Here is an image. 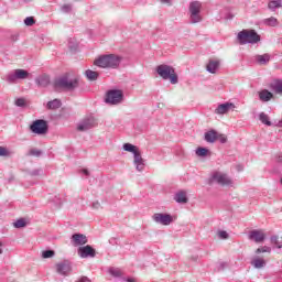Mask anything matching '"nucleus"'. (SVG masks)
Segmentation results:
<instances>
[{"label": "nucleus", "instance_id": "obj_42", "mask_svg": "<svg viewBox=\"0 0 282 282\" xmlns=\"http://www.w3.org/2000/svg\"><path fill=\"white\" fill-rule=\"evenodd\" d=\"M17 107H25V100L23 98H19L15 100Z\"/></svg>", "mask_w": 282, "mask_h": 282}, {"label": "nucleus", "instance_id": "obj_31", "mask_svg": "<svg viewBox=\"0 0 282 282\" xmlns=\"http://www.w3.org/2000/svg\"><path fill=\"white\" fill-rule=\"evenodd\" d=\"M14 228H25L28 226V223L24 218L18 219L15 223H13Z\"/></svg>", "mask_w": 282, "mask_h": 282}, {"label": "nucleus", "instance_id": "obj_36", "mask_svg": "<svg viewBox=\"0 0 282 282\" xmlns=\"http://www.w3.org/2000/svg\"><path fill=\"white\" fill-rule=\"evenodd\" d=\"M34 23H36V20H34L33 17H28L24 20V24L28 25L29 28H32V25H34Z\"/></svg>", "mask_w": 282, "mask_h": 282}, {"label": "nucleus", "instance_id": "obj_12", "mask_svg": "<svg viewBox=\"0 0 282 282\" xmlns=\"http://www.w3.org/2000/svg\"><path fill=\"white\" fill-rule=\"evenodd\" d=\"M249 239L256 243H263L265 241V231L262 229H253L249 232Z\"/></svg>", "mask_w": 282, "mask_h": 282}, {"label": "nucleus", "instance_id": "obj_18", "mask_svg": "<svg viewBox=\"0 0 282 282\" xmlns=\"http://www.w3.org/2000/svg\"><path fill=\"white\" fill-rule=\"evenodd\" d=\"M73 246H85L87 243V236L83 234H74L72 236Z\"/></svg>", "mask_w": 282, "mask_h": 282}, {"label": "nucleus", "instance_id": "obj_47", "mask_svg": "<svg viewBox=\"0 0 282 282\" xmlns=\"http://www.w3.org/2000/svg\"><path fill=\"white\" fill-rule=\"evenodd\" d=\"M79 282H91V280H89V278L87 276H83Z\"/></svg>", "mask_w": 282, "mask_h": 282}, {"label": "nucleus", "instance_id": "obj_15", "mask_svg": "<svg viewBox=\"0 0 282 282\" xmlns=\"http://www.w3.org/2000/svg\"><path fill=\"white\" fill-rule=\"evenodd\" d=\"M78 254L82 259H87L88 257L94 258L96 257V250L91 246L87 245L78 249Z\"/></svg>", "mask_w": 282, "mask_h": 282}, {"label": "nucleus", "instance_id": "obj_37", "mask_svg": "<svg viewBox=\"0 0 282 282\" xmlns=\"http://www.w3.org/2000/svg\"><path fill=\"white\" fill-rule=\"evenodd\" d=\"M216 140H218L220 144H226V142H228V138L226 137V134H220L219 132Z\"/></svg>", "mask_w": 282, "mask_h": 282}, {"label": "nucleus", "instance_id": "obj_6", "mask_svg": "<svg viewBox=\"0 0 282 282\" xmlns=\"http://www.w3.org/2000/svg\"><path fill=\"white\" fill-rule=\"evenodd\" d=\"M30 73L25 69L18 68L13 70L12 73H9L7 75V83H10V85H14L18 80H25V78H29Z\"/></svg>", "mask_w": 282, "mask_h": 282}, {"label": "nucleus", "instance_id": "obj_52", "mask_svg": "<svg viewBox=\"0 0 282 282\" xmlns=\"http://www.w3.org/2000/svg\"><path fill=\"white\" fill-rule=\"evenodd\" d=\"M276 127H282V119L278 122Z\"/></svg>", "mask_w": 282, "mask_h": 282}, {"label": "nucleus", "instance_id": "obj_27", "mask_svg": "<svg viewBox=\"0 0 282 282\" xmlns=\"http://www.w3.org/2000/svg\"><path fill=\"white\" fill-rule=\"evenodd\" d=\"M123 149L126 151H128V153H133V155H135V153H140V148H138L131 143H124Z\"/></svg>", "mask_w": 282, "mask_h": 282}, {"label": "nucleus", "instance_id": "obj_38", "mask_svg": "<svg viewBox=\"0 0 282 282\" xmlns=\"http://www.w3.org/2000/svg\"><path fill=\"white\" fill-rule=\"evenodd\" d=\"M109 272L112 276H122V271L120 269L111 268Z\"/></svg>", "mask_w": 282, "mask_h": 282}, {"label": "nucleus", "instance_id": "obj_25", "mask_svg": "<svg viewBox=\"0 0 282 282\" xmlns=\"http://www.w3.org/2000/svg\"><path fill=\"white\" fill-rule=\"evenodd\" d=\"M219 132L215 131V130H209L205 133V140L206 142H217V135Z\"/></svg>", "mask_w": 282, "mask_h": 282}, {"label": "nucleus", "instance_id": "obj_9", "mask_svg": "<svg viewBox=\"0 0 282 282\" xmlns=\"http://www.w3.org/2000/svg\"><path fill=\"white\" fill-rule=\"evenodd\" d=\"M94 127H98V121L94 117H88L77 124V131H89V129H94Z\"/></svg>", "mask_w": 282, "mask_h": 282}, {"label": "nucleus", "instance_id": "obj_19", "mask_svg": "<svg viewBox=\"0 0 282 282\" xmlns=\"http://www.w3.org/2000/svg\"><path fill=\"white\" fill-rule=\"evenodd\" d=\"M258 96H259V100L261 102H270V100H272V98H274V94H272L268 89H262V90L258 91Z\"/></svg>", "mask_w": 282, "mask_h": 282}, {"label": "nucleus", "instance_id": "obj_17", "mask_svg": "<svg viewBox=\"0 0 282 282\" xmlns=\"http://www.w3.org/2000/svg\"><path fill=\"white\" fill-rule=\"evenodd\" d=\"M234 107L235 105L230 102L220 104L215 109V113H217L218 116H224L225 113H228V111H230V109H232Z\"/></svg>", "mask_w": 282, "mask_h": 282}, {"label": "nucleus", "instance_id": "obj_24", "mask_svg": "<svg viewBox=\"0 0 282 282\" xmlns=\"http://www.w3.org/2000/svg\"><path fill=\"white\" fill-rule=\"evenodd\" d=\"M35 83L39 87H47L50 85V76L42 75L35 79Z\"/></svg>", "mask_w": 282, "mask_h": 282}, {"label": "nucleus", "instance_id": "obj_22", "mask_svg": "<svg viewBox=\"0 0 282 282\" xmlns=\"http://www.w3.org/2000/svg\"><path fill=\"white\" fill-rule=\"evenodd\" d=\"M174 199L177 202V204H188V197L184 191L176 193Z\"/></svg>", "mask_w": 282, "mask_h": 282}, {"label": "nucleus", "instance_id": "obj_10", "mask_svg": "<svg viewBox=\"0 0 282 282\" xmlns=\"http://www.w3.org/2000/svg\"><path fill=\"white\" fill-rule=\"evenodd\" d=\"M122 90H110L107 94L106 102L109 105H119V102H122Z\"/></svg>", "mask_w": 282, "mask_h": 282}, {"label": "nucleus", "instance_id": "obj_50", "mask_svg": "<svg viewBox=\"0 0 282 282\" xmlns=\"http://www.w3.org/2000/svg\"><path fill=\"white\" fill-rule=\"evenodd\" d=\"M173 0H161V3H171Z\"/></svg>", "mask_w": 282, "mask_h": 282}, {"label": "nucleus", "instance_id": "obj_26", "mask_svg": "<svg viewBox=\"0 0 282 282\" xmlns=\"http://www.w3.org/2000/svg\"><path fill=\"white\" fill-rule=\"evenodd\" d=\"M62 105L63 104L61 102V99H54L46 104V108L50 110H56V109H61Z\"/></svg>", "mask_w": 282, "mask_h": 282}, {"label": "nucleus", "instance_id": "obj_35", "mask_svg": "<svg viewBox=\"0 0 282 282\" xmlns=\"http://www.w3.org/2000/svg\"><path fill=\"white\" fill-rule=\"evenodd\" d=\"M54 254H55L54 250H45L42 252L43 259H52Z\"/></svg>", "mask_w": 282, "mask_h": 282}, {"label": "nucleus", "instance_id": "obj_1", "mask_svg": "<svg viewBox=\"0 0 282 282\" xmlns=\"http://www.w3.org/2000/svg\"><path fill=\"white\" fill-rule=\"evenodd\" d=\"M79 85L78 77H70L69 75H64L54 80L53 87L55 91H74Z\"/></svg>", "mask_w": 282, "mask_h": 282}, {"label": "nucleus", "instance_id": "obj_4", "mask_svg": "<svg viewBox=\"0 0 282 282\" xmlns=\"http://www.w3.org/2000/svg\"><path fill=\"white\" fill-rule=\"evenodd\" d=\"M238 41L240 45H246L248 43L254 45V43L261 41V35H258L254 30H242L238 33Z\"/></svg>", "mask_w": 282, "mask_h": 282}, {"label": "nucleus", "instance_id": "obj_23", "mask_svg": "<svg viewBox=\"0 0 282 282\" xmlns=\"http://www.w3.org/2000/svg\"><path fill=\"white\" fill-rule=\"evenodd\" d=\"M251 265L257 270H260L261 268H265V260L263 258L254 257L251 260Z\"/></svg>", "mask_w": 282, "mask_h": 282}, {"label": "nucleus", "instance_id": "obj_48", "mask_svg": "<svg viewBox=\"0 0 282 282\" xmlns=\"http://www.w3.org/2000/svg\"><path fill=\"white\" fill-rule=\"evenodd\" d=\"M261 252H263V248L261 247V248H258L257 250H256V254H261Z\"/></svg>", "mask_w": 282, "mask_h": 282}, {"label": "nucleus", "instance_id": "obj_44", "mask_svg": "<svg viewBox=\"0 0 282 282\" xmlns=\"http://www.w3.org/2000/svg\"><path fill=\"white\" fill-rule=\"evenodd\" d=\"M262 252H272V248L264 246L262 247Z\"/></svg>", "mask_w": 282, "mask_h": 282}, {"label": "nucleus", "instance_id": "obj_54", "mask_svg": "<svg viewBox=\"0 0 282 282\" xmlns=\"http://www.w3.org/2000/svg\"><path fill=\"white\" fill-rule=\"evenodd\" d=\"M281 161H282V159H281V156H279L278 162H281Z\"/></svg>", "mask_w": 282, "mask_h": 282}, {"label": "nucleus", "instance_id": "obj_30", "mask_svg": "<svg viewBox=\"0 0 282 282\" xmlns=\"http://www.w3.org/2000/svg\"><path fill=\"white\" fill-rule=\"evenodd\" d=\"M86 77L88 80H97L98 79V72H94L91 69L86 70Z\"/></svg>", "mask_w": 282, "mask_h": 282}, {"label": "nucleus", "instance_id": "obj_14", "mask_svg": "<svg viewBox=\"0 0 282 282\" xmlns=\"http://www.w3.org/2000/svg\"><path fill=\"white\" fill-rule=\"evenodd\" d=\"M144 159L142 158V152H135V154L133 155V164L137 169V171H139V173H142V171H144L147 163H144Z\"/></svg>", "mask_w": 282, "mask_h": 282}, {"label": "nucleus", "instance_id": "obj_39", "mask_svg": "<svg viewBox=\"0 0 282 282\" xmlns=\"http://www.w3.org/2000/svg\"><path fill=\"white\" fill-rule=\"evenodd\" d=\"M29 155H34L35 158H41V150L31 149V150L29 151Z\"/></svg>", "mask_w": 282, "mask_h": 282}, {"label": "nucleus", "instance_id": "obj_8", "mask_svg": "<svg viewBox=\"0 0 282 282\" xmlns=\"http://www.w3.org/2000/svg\"><path fill=\"white\" fill-rule=\"evenodd\" d=\"M209 182L210 184L216 182L217 184H220V186H232V180L229 178L228 174L223 172H214Z\"/></svg>", "mask_w": 282, "mask_h": 282}, {"label": "nucleus", "instance_id": "obj_16", "mask_svg": "<svg viewBox=\"0 0 282 282\" xmlns=\"http://www.w3.org/2000/svg\"><path fill=\"white\" fill-rule=\"evenodd\" d=\"M269 88L271 91L275 93L278 96H282V79L281 78H274L269 84Z\"/></svg>", "mask_w": 282, "mask_h": 282}, {"label": "nucleus", "instance_id": "obj_46", "mask_svg": "<svg viewBox=\"0 0 282 282\" xmlns=\"http://www.w3.org/2000/svg\"><path fill=\"white\" fill-rule=\"evenodd\" d=\"M93 208H95L96 210H98V208H100V203H99V202L93 203Z\"/></svg>", "mask_w": 282, "mask_h": 282}, {"label": "nucleus", "instance_id": "obj_29", "mask_svg": "<svg viewBox=\"0 0 282 282\" xmlns=\"http://www.w3.org/2000/svg\"><path fill=\"white\" fill-rule=\"evenodd\" d=\"M260 121L262 124H267V127H272V121H270V117L265 112L260 113Z\"/></svg>", "mask_w": 282, "mask_h": 282}, {"label": "nucleus", "instance_id": "obj_34", "mask_svg": "<svg viewBox=\"0 0 282 282\" xmlns=\"http://www.w3.org/2000/svg\"><path fill=\"white\" fill-rule=\"evenodd\" d=\"M264 23H265V25L275 28V25H278L279 21L276 20V18H269V19L264 20Z\"/></svg>", "mask_w": 282, "mask_h": 282}, {"label": "nucleus", "instance_id": "obj_3", "mask_svg": "<svg viewBox=\"0 0 282 282\" xmlns=\"http://www.w3.org/2000/svg\"><path fill=\"white\" fill-rule=\"evenodd\" d=\"M156 73L163 80H170L172 85H177V74H175V68L169 65H159L156 67Z\"/></svg>", "mask_w": 282, "mask_h": 282}, {"label": "nucleus", "instance_id": "obj_33", "mask_svg": "<svg viewBox=\"0 0 282 282\" xmlns=\"http://www.w3.org/2000/svg\"><path fill=\"white\" fill-rule=\"evenodd\" d=\"M271 243H274L276 248H282V238H279V236H272Z\"/></svg>", "mask_w": 282, "mask_h": 282}, {"label": "nucleus", "instance_id": "obj_51", "mask_svg": "<svg viewBox=\"0 0 282 282\" xmlns=\"http://www.w3.org/2000/svg\"><path fill=\"white\" fill-rule=\"evenodd\" d=\"M127 282H135V279L129 278V279H127Z\"/></svg>", "mask_w": 282, "mask_h": 282}, {"label": "nucleus", "instance_id": "obj_20", "mask_svg": "<svg viewBox=\"0 0 282 282\" xmlns=\"http://www.w3.org/2000/svg\"><path fill=\"white\" fill-rule=\"evenodd\" d=\"M220 62L219 59H209L206 69L209 74H217V69H219Z\"/></svg>", "mask_w": 282, "mask_h": 282}, {"label": "nucleus", "instance_id": "obj_13", "mask_svg": "<svg viewBox=\"0 0 282 282\" xmlns=\"http://www.w3.org/2000/svg\"><path fill=\"white\" fill-rule=\"evenodd\" d=\"M56 272L62 276H67L72 272V263L67 260L56 264Z\"/></svg>", "mask_w": 282, "mask_h": 282}, {"label": "nucleus", "instance_id": "obj_45", "mask_svg": "<svg viewBox=\"0 0 282 282\" xmlns=\"http://www.w3.org/2000/svg\"><path fill=\"white\" fill-rule=\"evenodd\" d=\"M228 265V263L226 262H220L218 265V270H224V268H226Z\"/></svg>", "mask_w": 282, "mask_h": 282}, {"label": "nucleus", "instance_id": "obj_49", "mask_svg": "<svg viewBox=\"0 0 282 282\" xmlns=\"http://www.w3.org/2000/svg\"><path fill=\"white\" fill-rule=\"evenodd\" d=\"M3 242L0 241V254H3Z\"/></svg>", "mask_w": 282, "mask_h": 282}, {"label": "nucleus", "instance_id": "obj_32", "mask_svg": "<svg viewBox=\"0 0 282 282\" xmlns=\"http://www.w3.org/2000/svg\"><path fill=\"white\" fill-rule=\"evenodd\" d=\"M196 155H198V158H206L208 155V149H206V148H198L196 150Z\"/></svg>", "mask_w": 282, "mask_h": 282}, {"label": "nucleus", "instance_id": "obj_21", "mask_svg": "<svg viewBox=\"0 0 282 282\" xmlns=\"http://www.w3.org/2000/svg\"><path fill=\"white\" fill-rule=\"evenodd\" d=\"M270 58L271 56L268 53L254 56V61L258 65H268L270 63Z\"/></svg>", "mask_w": 282, "mask_h": 282}, {"label": "nucleus", "instance_id": "obj_7", "mask_svg": "<svg viewBox=\"0 0 282 282\" xmlns=\"http://www.w3.org/2000/svg\"><path fill=\"white\" fill-rule=\"evenodd\" d=\"M30 129L32 133H36V135H45L50 127L47 126V121L37 119L33 121V123L30 126Z\"/></svg>", "mask_w": 282, "mask_h": 282}, {"label": "nucleus", "instance_id": "obj_43", "mask_svg": "<svg viewBox=\"0 0 282 282\" xmlns=\"http://www.w3.org/2000/svg\"><path fill=\"white\" fill-rule=\"evenodd\" d=\"M63 12H72V4H64L62 7Z\"/></svg>", "mask_w": 282, "mask_h": 282}, {"label": "nucleus", "instance_id": "obj_11", "mask_svg": "<svg viewBox=\"0 0 282 282\" xmlns=\"http://www.w3.org/2000/svg\"><path fill=\"white\" fill-rule=\"evenodd\" d=\"M152 219L162 226H171V224H173V216L170 214L158 213L152 216Z\"/></svg>", "mask_w": 282, "mask_h": 282}, {"label": "nucleus", "instance_id": "obj_28", "mask_svg": "<svg viewBox=\"0 0 282 282\" xmlns=\"http://www.w3.org/2000/svg\"><path fill=\"white\" fill-rule=\"evenodd\" d=\"M269 10H276V8H282V0H269Z\"/></svg>", "mask_w": 282, "mask_h": 282}, {"label": "nucleus", "instance_id": "obj_40", "mask_svg": "<svg viewBox=\"0 0 282 282\" xmlns=\"http://www.w3.org/2000/svg\"><path fill=\"white\" fill-rule=\"evenodd\" d=\"M218 237H219V239H228L230 237V235H228V231H226V230H220V231H218Z\"/></svg>", "mask_w": 282, "mask_h": 282}, {"label": "nucleus", "instance_id": "obj_5", "mask_svg": "<svg viewBox=\"0 0 282 282\" xmlns=\"http://www.w3.org/2000/svg\"><path fill=\"white\" fill-rule=\"evenodd\" d=\"M189 21L191 23H200L202 21V2L194 1L189 4Z\"/></svg>", "mask_w": 282, "mask_h": 282}, {"label": "nucleus", "instance_id": "obj_2", "mask_svg": "<svg viewBox=\"0 0 282 282\" xmlns=\"http://www.w3.org/2000/svg\"><path fill=\"white\" fill-rule=\"evenodd\" d=\"M122 63V57L116 54L101 55L95 59V65L104 69H118Z\"/></svg>", "mask_w": 282, "mask_h": 282}, {"label": "nucleus", "instance_id": "obj_41", "mask_svg": "<svg viewBox=\"0 0 282 282\" xmlns=\"http://www.w3.org/2000/svg\"><path fill=\"white\" fill-rule=\"evenodd\" d=\"M9 155L8 149L0 147V156L6 158Z\"/></svg>", "mask_w": 282, "mask_h": 282}, {"label": "nucleus", "instance_id": "obj_53", "mask_svg": "<svg viewBox=\"0 0 282 282\" xmlns=\"http://www.w3.org/2000/svg\"><path fill=\"white\" fill-rule=\"evenodd\" d=\"M84 173H85L86 175H89V171H87V170H84Z\"/></svg>", "mask_w": 282, "mask_h": 282}]
</instances>
